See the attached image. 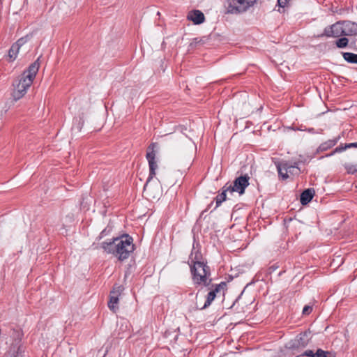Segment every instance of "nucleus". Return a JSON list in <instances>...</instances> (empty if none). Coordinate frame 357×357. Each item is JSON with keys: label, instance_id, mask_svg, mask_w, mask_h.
I'll return each instance as SVG.
<instances>
[{"label": "nucleus", "instance_id": "obj_1", "mask_svg": "<svg viewBox=\"0 0 357 357\" xmlns=\"http://www.w3.org/2000/svg\"><path fill=\"white\" fill-rule=\"evenodd\" d=\"M100 248L107 254H111L119 261L127 259L135 250L133 239L129 235L114 238L111 241L101 243Z\"/></svg>", "mask_w": 357, "mask_h": 357}, {"label": "nucleus", "instance_id": "obj_2", "mask_svg": "<svg viewBox=\"0 0 357 357\" xmlns=\"http://www.w3.org/2000/svg\"><path fill=\"white\" fill-rule=\"evenodd\" d=\"M156 144L152 143L149 145L146 153V159L149 166V176L144 186V193L150 199H158L162 195V189L158 183L153 184L151 181L155 175V170L158 167L155 161Z\"/></svg>", "mask_w": 357, "mask_h": 357}, {"label": "nucleus", "instance_id": "obj_3", "mask_svg": "<svg viewBox=\"0 0 357 357\" xmlns=\"http://www.w3.org/2000/svg\"><path fill=\"white\" fill-rule=\"evenodd\" d=\"M40 68L39 58L24 70L19 79L13 83V97L15 100L22 98L32 84Z\"/></svg>", "mask_w": 357, "mask_h": 357}, {"label": "nucleus", "instance_id": "obj_4", "mask_svg": "<svg viewBox=\"0 0 357 357\" xmlns=\"http://www.w3.org/2000/svg\"><path fill=\"white\" fill-rule=\"evenodd\" d=\"M200 255H195V259H191L190 271L195 284L207 286L210 284L211 271L209 266L204 261H199Z\"/></svg>", "mask_w": 357, "mask_h": 357}, {"label": "nucleus", "instance_id": "obj_5", "mask_svg": "<svg viewBox=\"0 0 357 357\" xmlns=\"http://www.w3.org/2000/svg\"><path fill=\"white\" fill-rule=\"evenodd\" d=\"M256 1L257 0H227L228 12L232 14L246 12Z\"/></svg>", "mask_w": 357, "mask_h": 357}, {"label": "nucleus", "instance_id": "obj_6", "mask_svg": "<svg viewBox=\"0 0 357 357\" xmlns=\"http://www.w3.org/2000/svg\"><path fill=\"white\" fill-rule=\"evenodd\" d=\"M250 177L248 175L241 176L237 177L233 185H227V187L230 190V194L234 192H238L240 195H242L245 192V188L249 185Z\"/></svg>", "mask_w": 357, "mask_h": 357}, {"label": "nucleus", "instance_id": "obj_7", "mask_svg": "<svg viewBox=\"0 0 357 357\" xmlns=\"http://www.w3.org/2000/svg\"><path fill=\"white\" fill-rule=\"evenodd\" d=\"M124 288L122 285H115L113 290L110 292V298L108 302V307L113 312H116L119 309V296L122 294Z\"/></svg>", "mask_w": 357, "mask_h": 357}, {"label": "nucleus", "instance_id": "obj_8", "mask_svg": "<svg viewBox=\"0 0 357 357\" xmlns=\"http://www.w3.org/2000/svg\"><path fill=\"white\" fill-rule=\"evenodd\" d=\"M342 22H337L331 26H326L321 36L328 38H338L344 36Z\"/></svg>", "mask_w": 357, "mask_h": 357}, {"label": "nucleus", "instance_id": "obj_9", "mask_svg": "<svg viewBox=\"0 0 357 357\" xmlns=\"http://www.w3.org/2000/svg\"><path fill=\"white\" fill-rule=\"evenodd\" d=\"M29 40V36L20 38L16 43H15L8 51V56L11 61H14L18 54L20 47L24 45Z\"/></svg>", "mask_w": 357, "mask_h": 357}, {"label": "nucleus", "instance_id": "obj_10", "mask_svg": "<svg viewBox=\"0 0 357 357\" xmlns=\"http://www.w3.org/2000/svg\"><path fill=\"white\" fill-rule=\"evenodd\" d=\"M225 286V282H222L220 284L216 285L215 289H213L212 291H211L208 294L204 305L202 307H199L198 305H197L196 309L203 310V309H205L207 307H208L211 304V303L213 301V300L215 299V298L216 296V294L220 292L221 291V289H222L224 288Z\"/></svg>", "mask_w": 357, "mask_h": 357}, {"label": "nucleus", "instance_id": "obj_11", "mask_svg": "<svg viewBox=\"0 0 357 357\" xmlns=\"http://www.w3.org/2000/svg\"><path fill=\"white\" fill-rule=\"evenodd\" d=\"M187 18L192 21L195 24H200L205 20L204 13L199 10H194L189 12Z\"/></svg>", "mask_w": 357, "mask_h": 357}, {"label": "nucleus", "instance_id": "obj_12", "mask_svg": "<svg viewBox=\"0 0 357 357\" xmlns=\"http://www.w3.org/2000/svg\"><path fill=\"white\" fill-rule=\"evenodd\" d=\"M309 334L308 332H304L303 333L299 334L296 336L294 342L293 343V347H301L304 348L308 344L309 342Z\"/></svg>", "mask_w": 357, "mask_h": 357}, {"label": "nucleus", "instance_id": "obj_13", "mask_svg": "<svg viewBox=\"0 0 357 357\" xmlns=\"http://www.w3.org/2000/svg\"><path fill=\"white\" fill-rule=\"evenodd\" d=\"M344 36L357 35V24L351 21H343Z\"/></svg>", "mask_w": 357, "mask_h": 357}, {"label": "nucleus", "instance_id": "obj_14", "mask_svg": "<svg viewBox=\"0 0 357 357\" xmlns=\"http://www.w3.org/2000/svg\"><path fill=\"white\" fill-rule=\"evenodd\" d=\"M277 168L279 175L285 179L289 177L288 172H291L294 167L288 165L287 163H280L277 165Z\"/></svg>", "mask_w": 357, "mask_h": 357}, {"label": "nucleus", "instance_id": "obj_15", "mask_svg": "<svg viewBox=\"0 0 357 357\" xmlns=\"http://www.w3.org/2000/svg\"><path fill=\"white\" fill-rule=\"evenodd\" d=\"M314 190L313 189H306L301 195V203L303 205L308 204L313 198Z\"/></svg>", "mask_w": 357, "mask_h": 357}, {"label": "nucleus", "instance_id": "obj_16", "mask_svg": "<svg viewBox=\"0 0 357 357\" xmlns=\"http://www.w3.org/2000/svg\"><path fill=\"white\" fill-rule=\"evenodd\" d=\"M227 192L230 193V190L227 187V184H226L222 188V192L219 194L215 198L216 206H219L226 199Z\"/></svg>", "mask_w": 357, "mask_h": 357}, {"label": "nucleus", "instance_id": "obj_17", "mask_svg": "<svg viewBox=\"0 0 357 357\" xmlns=\"http://www.w3.org/2000/svg\"><path fill=\"white\" fill-rule=\"evenodd\" d=\"M339 139H340V137H337L335 139H329V140L325 142L324 143L321 144L319 146V150L324 151H326V150L331 149V147L334 146L337 144Z\"/></svg>", "mask_w": 357, "mask_h": 357}, {"label": "nucleus", "instance_id": "obj_18", "mask_svg": "<svg viewBox=\"0 0 357 357\" xmlns=\"http://www.w3.org/2000/svg\"><path fill=\"white\" fill-rule=\"evenodd\" d=\"M343 58L348 63H357V54L351 52H343Z\"/></svg>", "mask_w": 357, "mask_h": 357}, {"label": "nucleus", "instance_id": "obj_19", "mask_svg": "<svg viewBox=\"0 0 357 357\" xmlns=\"http://www.w3.org/2000/svg\"><path fill=\"white\" fill-rule=\"evenodd\" d=\"M314 357H334V354L331 351H326L319 349L314 353Z\"/></svg>", "mask_w": 357, "mask_h": 357}, {"label": "nucleus", "instance_id": "obj_20", "mask_svg": "<svg viewBox=\"0 0 357 357\" xmlns=\"http://www.w3.org/2000/svg\"><path fill=\"white\" fill-rule=\"evenodd\" d=\"M349 40L348 38L343 37L340 38L335 41V45L338 48H344L348 45Z\"/></svg>", "mask_w": 357, "mask_h": 357}, {"label": "nucleus", "instance_id": "obj_21", "mask_svg": "<svg viewBox=\"0 0 357 357\" xmlns=\"http://www.w3.org/2000/svg\"><path fill=\"white\" fill-rule=\"evenodd\" d=\"M344 168L346 169L348 174H354L357 172V165L354 164H345Z\"/></svg>", "mask_w": 357, "mask_h": 357}, {"label": "nucleus", "instance_id": "obj_22", "mask_svg": "<svg viewBox=\"0 0 357 357\" xmlns=\"http://www.w3.org/2000/svg\"><path fill=\"white\" fill-rule=\"evenodd\" d=\"M346 149H347V144H345L344 146L343 145H340V146L336 147L335 149L333 151V152L331 155H333L335 153L342 152V151H344Z\"/></svg>", "mask_w": 357, "mask_h": 357}, {"label": "nucleus", "instance_id": "obj_23", "mask_svg": "<svg viewBox=\"0 0 357 357\" xmlns=\"http://www.w3.org/2000/svg\"><path fill=\"white\" fill-rule=\"evenodd\" d=\"M312 310V307L310 305H305L303 310V314L305 315L309 314Z\"/></svg>", "mask_w": 357, "mask_h": 357}, {"label": "nucleus", "instance_id": "obj_24", "mask_svg": "<svg viewBox=\"0 0 357 357\" xmlns=\"http://www.w3.org/2000/svg\"><path fill=\"white\" fill-rule=\"evenodd\" d=\"M289 0H278V4L280 7L284 8Z\"/></svg>", "mask_w": 357, "mask_h": 357}, {"label": "nucleus", "instance_id": "obj_25", "mask_svg": "<svg viewBox=\"0 0 357 357\" xmlns=\"http://www.w3.org/2000/svg\"><path fill=\"white\" fill-rule=\"evenodd\" d=\"M302 356L314 357V353L312 350H307L302 354Z\"/></svg>", "mask_w": 357, "mask_h": 357}, {"label": "nucleus", "instance_id": "obj_26", "mask_svg": "<svg viewBox=\"0 0 357 357\" xmlns=\"http://www.w3.org/2000/svg\"><path fill=\"white\" fill-rule=\"evenodd\" d=\"M356 142L347 144V149L356 148Z\"/></svg>", "mask_w": 357, "mask_h": 357}, {"label": "nucleus", "instance_id": "obj_27", "mask_svg": "<svg viewBox=\"0 0 357 357\" xmlns=\"http://www.w3.org/2000/svg\"><path fill=\"white\" fill-rule=\"evenodd\" d=\"M10 357H18V356L17 354H13Z\"/></svg>", "mask_w": 357, "mask_h": 357}, {"label": "nucleus", "instance_id": "obj_28", "mask_svg": "<svg viewBox=\"0 0 357 357\" xmlns=\"http://www.w3.org/2000/svg\"><path fill=\"white\" fill-rule=\"evenodd\" d=\"M356 148H357V142H356Z\"/></svg>", "mask_w": 357, "mask_h": 357}]
</instances>
